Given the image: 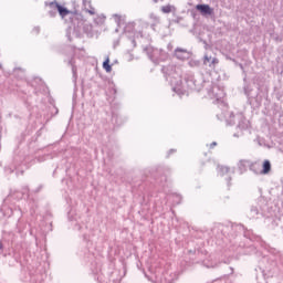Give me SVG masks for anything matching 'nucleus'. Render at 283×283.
I'll return each mask as SVG.
<instances>
[{
  "instance_id": "nucleus-10",
  "label": "nucleus",
  "mask_w": 283,
  "mask_h": 283,
  "mask_svg": "<svg viewBox=\"0 0 283 283\" xmlns=\"http://www.w3.org/2000/svg\"><path fill=\"white\" fill-rule=\"evenodd\" d=\"M216 145H217L216 143H212V144H211L212 147H216Z\"/></svg>"
},
{
  "instance_id": "nucleus-7",
  "label": "nucleus",
  "mask_w": 283,
  "mask_h": 283,
  "mask_svg": "<svg viewBox=\"0 0 283 283\" xmlns=\"http://www.w3.org/2000/svg\"><path fill=\"white\" fill-rule=\"evenodd\" d=\"M218 63H220V61L218 60V57H213V59L211 60L210 67H211V66L216 67V65H218Z\"/></svg>"
},
{
  "instance_id": "nucleus-1",
  "label": "nucleus",
  "mask_w": 283,
  "mask_h": 283,
  "mask_svg": "<svg viewBox=\"0 0 283 283\" xmlns=\"http://www.w3.org/2000/svg\"><path fill=\"white\" fill-rule=\"evenodd\" d=\"M50 6H55V8L62 19H65V17H67V14H70V10H67V8L59 4V2H50Z\"/></svg>"
},
{
  "instance_id": "nucleus-2",
  "label": "nucleus",
  "mask_w": 283,
  "mask_h": 283,
  "mask_svg": "<svg viewBox=\"0 0 283 283\" xmlns=\"http://www.w3.org/2000/svg\"><path fill=\"white\" fill-rule=\"evenodd\" d=\"M196 10H198L199 12H201V14L203 15H211L213 14V9H211V7H209V4H197L196 6Z\"/></svg>"
},
{
  "instance_id": "nucleus-9",
  "label": "nucleus",
  "mask_w": 283,
  "mask_h": 283,
  "mask_svg": "<svg viewBox=\"0 0 283 283\" xmlns=\"http://www.w3.org/2000/svg\"><path fill=\"white\" fill-rule=\"evenodd\" d=\"M86 12H88V14H95L94 10H86Z\"/></svg>"
},
{
  "instance_id": "nucleus-3",
  "label": "nucleus",
  "mask_w": 283,
  "mask_h": 283,
  "mask_svg": "<svg viewBox=\"0 0 283 283\" xmlns=\"http://www.w3.org/2000/svg\"><path fill=\"white\" fill-rule=\"evenodd\" d=\"M271 172V161L264 160L263 161V169L261 170V174L266 175Z\"/></svg>"
},
{
  "instance_id": "nucleus-8",
  "label": "nucleus",
  "mask_w": 283,
  "mask_h": 283,
  "mask_svg": "<svg viewBox=\"0 0 283 283\" xmlns=\"http://www.w3.org/2000/svg\"><path fill=\"white\" fill-rule=\"evenodd\" d=\"M211 61H212L211 56L205 55V57H203L205 65H207V63H211Z\"/></svg>"
},
{
  "instance_id": "nucleus-5",
  "label": "nucleus",
  "mask_w": 283,
  "mask_h": 283,
  "mask_svg": "<svg viewBox=\"0 0 283 283\" xmlns=\"http://www.w3.org/2000/svg\"><path fill=\"white\" fill-rule=\"evenodd\" d=\"M172 11H174V7H171V4L161 7V12H164V14H169Z\"/></svg>"
},
{
  "instance_id": "nucleus-4",
  "label": "nucleus",
  "mask_w": 283,
  "mask_h": 283,
  "mask_svg": "<svg viewBox=\"0 0 283 283\" xmlns=\"http://www.w3.org/2000/svg\"><path fill=\"white\" fill-rule=\"evenodd\" d=\"M103 69H104L105 72H107V73L112 72V65H109V57H107V59L103 62Z\"/></svg>"
},
{
  "instance_id": "nucleus-6",
  "label": "nucleus",
  "mask_w": 283,
  "mask_h": 283,
  "mask_svg": "<svg viewBox=\"0 0 283 283\" xmlns=\"http://www.w3.org/2000/svg\"><path fill=\"white\" fill-rule=\"evenodd\" d=\"M180 53H187V50H185V49H176L175 50V54H176L177 59H180Z\"/></svg>"
}]
</instances>
